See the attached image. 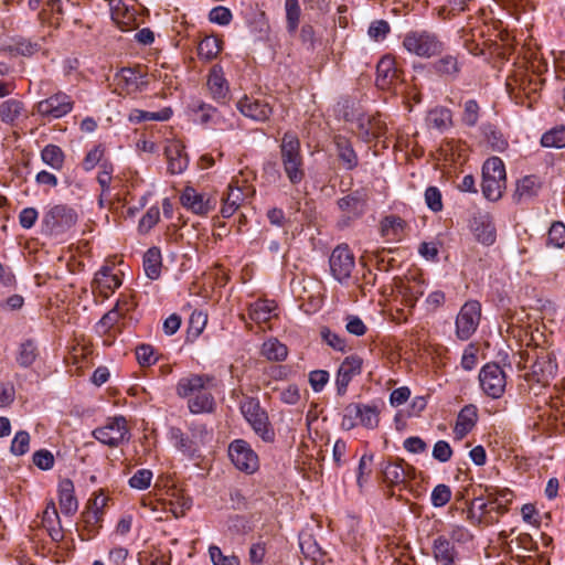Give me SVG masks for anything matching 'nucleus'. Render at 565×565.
<instances>
[{
  "instance_id": "1",
  "label": "nucleus",
  "mask_w": 565,
  "mask_h": 565,
  "mask_svg": "<svg viewBox=\"0 0 565 565\" xmlns=\"http://www.w3.org/2000/svg\"><path fill=\"white\" fill-rule=\"evenodd\" d=\"M514 361L519 370L527 367L531 362V372L525 375L527 381L535 382L542 386H547L557 374V362L555 354L546 348L533 347L520 351Z\"/></svg>"
},
{
  "instance_id": "2",
  "label": "nucleus",
  "mask_w": 565,
  "mask_h": 565,
  "mask_svg": "<svg viewBox=\"0 0 565 565\" xmlns=\"http://www.w3.org/2000/svg\"><path fill=\"white\" fill-rule=\"evenodd\" d=\"M279 149L281 166L287 179L292 185L301 183L306 172L298 136L290 131L285 132Z\"/></svg>"
},
{
  "instance_id": "3",
  "label": "nucleus",
  "mask_w": 565,
  "mask_h": 565,
  "mask_svg": "<svg viewBox=\"0 0 565 565\" xmlns=\"http://www.w3.org/2000/svg\"><path fill=\"white\" fill-rule=\"evenodd\" d=\"M402 45L409 54L423 58L438 56L445 51V43L438 34L428 30L408 31L403 38Z\"/></svg>"
},
{
  "instance_id": "4",
  "label": "nucleus",
  "mask_w": 565,
  "mask_h": 565,
  "mask_svg": "<svg viewBox=\"0 0 565 565\" xmlns=\"http://www.w3.org/2000/svg\"><path fill=\"white\" fill-rule=\"evenodd\" d=\"M482 193L489 201L501 199L507 188V173L503 161L499 157L487 159L482 167Z\"/></svg>"
},
{
  "instance_id": "5",
  "label": "nucleus",
  "mask_w": 565,
  "mask_h": 565,
  "mask_svg": "<svg viewBox=\"0 0 565 565\" xmlns=\"http://www.w3.org/2000/svg\"><path fill=\"white\" fill-rule=\"evenodd\" d=\"M286 12V30L290 38L296 36L298 30V39L303 46L308 50H315L316 46V30L310 23H305L300 26L301 7L299 0H285Z\"/></svg>"
},
{
  "instance_id": "6",
  "label": "nucleus",
  "mask_w": 565,
  "mask_h": 565,
  "mask_svg": "<svg viewBox=\"0 0 565 565\" xmlns=\"http://www.w3.org/2000/svg\"><path fill=\"white\" fill-rule=\"evenodd\" d=\"M239 408L244 418L263 440H274L275 433L268 420V415L265 409L262 408L257 398L244 396L239 403Z\"/></svg>"
},
{
  "instance_id": "7",
  "label": "nucleus",
  "mask_w": 565,
  "mask_h": 565,
  "mask_svg": "<svg viewBox=\"0 0 565 565\" xmlns=\"http://www.w3.org/2000/svg\"><path fill=\"white\" fill-rule=\"evenodd\" d=\"M379 408L374 405L351 403L344 408L341 426L350 430L358 425L373 429L379 425Z\"/></svg>"
},
{
  "instance_id": "8",
  "label": "nucleus",
  "mask_w": 565,
  "mask_h": 565,
  "mask_svg": "<svg viewBox=\"0 0 565 565\" xmlns=\"http://www.w3.org/2000/svg\"><path fill=\"white\" fill-rule=\"evenodd\" d=\"M228 457L233 465L245 473L252 475L259 468L257 454L243 439H236L230 444Z\"/></svg>"
},
{
  "instance_id": "9",
  "label": "nucleus",
  "mask_w": 565,
  "mask_h": 565,
  "mask_svg": "<svg viewBox=\"0 0 565 565\" xmlns=\"http://www.w3.org/2000/svg\"><path fill=\"white\" fill-rule=\"evenodd\" d=\"M74 108L73 98L64 92H56L35 105L36 113L49 119H60Z\"/></svg>"
},
{
  "instance_id": "10",
  "label": "nucleus",
  "mask_w": 565,
  "mask_h": 565,
  "mask_svg": "<svg viewBox=\"0 0 565 565\" xmlns=\"http://www.w3.org/2000/svg\"><path fill=\"white\" fill-rule=\"evenodd\" d=\"M481 319V305L477 300L467 301L456 318V334L460 340H468L477 330Z\"/></svg>"
},
{
  "instance_id": "11",
  "label": "nucleus",
  "mask_w": 565,
  "mask_h": 565,
  "mask_svg": "<svg viewBox=\"0 0 565 565\" xmlns=\"http://www.w3.org/2000/svg\"><path fill=\"white\" fill-rule=\"evenodd\" d=\"M128 435L129 430L127 422L122 416L108 419L104 426L98 427L93 431V436L99 443L111 448L119 446L125 440H128Z\"/></svg>"
},
{
  "instance_id": "12",
  "label": "nucleus",
  "mask_w": 565,
  "mask_h": 565,
  "mask_svg": "<svg viewBox=\"0 0 565 565\" xmlns=\"http://www.w3.org/2000/svg\"><path fill=\"white\" fill-rule=\"evenodd\" d=\"M479 381L482 391L492 398L501 397L505 391V373L497 363L486 364L479 373Z\"/></svg>"
},
{
  "instance_id": "13",
  "label": "nucleus",
  "mask_w": 565,
  "mask_h": 565,
  "mask_svg": "<svg viewBox=\"0 0 565 565\" xmlns=\"http://www.w3.org/2000/svg\"><path fill=\"white\" fill-rule=\"evenodd\" d=\"M77 221L75 211L66 205H54L43 216V225L51 234H61Z\"/></svg>"
},
{
  "instance_id": "14",
  "label": "nucleus",
  "mask_w": 565,
  "mask_h": 565,
  "mask_svg": "<svg viewBox=\"0 0 565 565\" xmlns=\"http://www.w3.org/2000/svg\"><path fill=\"white\" fill-rule=\"evenodd\" d=\"M329 265L332 276L344 282L351 277L355 266V258L348 245H338L331 253Z\"/></svg>"
},
{
  "instance_id": "15",
  "label": "nucleus",
  "mask_w": 565,
  "mask_h": 565,
  "mask_svg": "<svg viewBox=\"0 0 565 565\" xmlns=\"http://www.w3.org/2000/svg\"><path fill=\"white\" fill-rule=\"evenodd\" d=\"M381 472L383 482L391 488L405 486L409 479L415 478L416 473L415 468L404 459L384 462Z\"/></svg>"
},
{
  "instance_id": "16",
  "label": "nucleus",
  "mask_w": 565,
  "mask_h": 565,
  "mask_svg": "<svg viewBox=\"0 0 565 565\" xmlns=\"http://www.w3.org/2000/svg\"><path fill=\"white\" fill-rule=\"evenodd\" d=\"M180 202L183 207L198 215H206L217 205L215 196L200 193L192 186H185L180 195Z\"/></svg>"
},
{
  "instance_id": "17",
  "label": "nucleus",
  "mask_w": 565,
  "mask_h": 565,
  "mask_svg": "<svg viewBox=\"0 0 565 565\" xmlns=\"http://www.w3.org/2000/svg\"><path fill=\"white\" fill-rule=\"evenodd\" d=\"M362 366L363 360L358 354H351L342 361L335 377L337 394L339 396L345 395L353 377L361 374Z\"/></svg>"
},
{
  "instance_id": "18",
  "label": "nucleus",
  "mask_w": 565,
  "mask_h": 565,
  "mask_svg": "<svg viewBox=\"0 0 565 565\" xmlns=\"http://www.w3.org/2000/svg\"><path fill=\"white\" fill-rule=\"evenodd\" d=\"M214 385V379L206 374H191L186 377H182L177 384V394L182 398H188V401L204 392L205 390H210Z\"/></svg>"
},
{
  "instance_id": "19",
  "label": "nucleus",
  "mask_w": 565,
  "mask_h": 565,
  "mask_svg": "<svg viewBox=\"0 0 565 565\" xmlns=\"http://www.w3.org/2000/svg\"><path fill=\"white\" fill-rule=\"evenodd\" d=\"M236 106L245 117L256 121H266L273 114V107L267 102L249 96L241 98Z\"/></svg>"
},
{
  "instance_id": "20",
  "label": "nucleus",
  "mask_w": 565,
  "mask_h": 565,
  "mask_svg": "<svg viewBox=\"0 0 565 565\" xmlns=\"http://www.w3.org/2000/svg\"><path fill=\"white\" fill-rule=\"evenodd\" d=\"M206 86L211 97L220 103L225 104L230 96V85L224 76L223 68L220 65H214L209 73Z\"/></svg>"
},
{
  "instance_id": "21",
  "label": "nucleus",
  "mask_w": 565,
  "mask_h": 565,
  "mask_svg": "<svg viewBox=\"0 0 565 565\" xmlns=\"http://www.w3.org/2000/svg\"><path fill=\"white\" fill-rule=\"evenodd\" d=\"M471 228L479 243L490 246L495 242V226L492 217L488 213L476 214L471 222Z\"/></svg>"
},
{
  "instance_id": "22",
  "label": "nucleus",
  "mask_w": 565,
  "mask_h": 565,
  "mask_svg": "<svg viewBox=\"0 0 565 565\" xmlns=\"http://www.w3.org/2000/svg\"><path fill=\"white\" fill-rule=\"evenodd\" d=\"M461 67L462 63L455 54H445L430 64L431 72L445 81L458 78Z\"/></svg>"
},
{
  "instance_id": "23",
  "label": "nucleus",
  "mask_w": 565,
  "mask_h": 565,
  "mask_svg": "<svg viewBox=\"0 0 565 565\" xmlns=\"http://www.w3.org/2000/svg\"><path fill=\"white\" fill-rule=\"evenodd\" d=\"M367 199L364 190H356L341 198L338 206L348 218H358L364 214Z\"/></svg>"
},
{
  "instance_id": "24",
  "label": "nucleus",
  "mask_w": 565,
  "mask_h": 565,
  "mask_svg": "<svg viewBox=\"0 0 565 565\" xmlns=\"http://www.w3.org/2000/svg\"><path fill=\"white\" fill-rule=\"evenodd\" d=\"M397 79H399V71L395 58L392 55L383 56L376 65V85L386 89Z\"/></svg>"
},
{
  "instance_id": "25",
  "label": "nucleus",
  "mask_w": 565,
  "mask_h": 565,
  "mask_svg": "<svg viewBox=\"0 0 565 565\" xmlns=\"http://www.w3.org/2000/svg\"><path fill=\"white\" fill-rule=\"evenodd\" d=\"M358 131L363 140L371 141L385 135L386 124L380 115L363 116L359 119Z\"/></svg>"
},
{
  "instance_id": "26",
  "label": "nucleus",
  "mask_w": 565,
  "mask_h": 565,
  "mask_svg": "<svg viewBox=\"0 0 565 565\" xmlns=\"http://www.w3.org/2000/svg\"><path fill=\"white\" fill-rule=\"evenodd\" d=\"M121 285V279L117 274L113 273L110 267H103L95 275L93 281V288L104 298H108V296L114 292Z\"/></svg>"
},
{
  "instance_id": "27",
  "label": "nucleus",
  "mask_w": 565,
  "mask_h": 565,
  "mask_svg": "<svg viewBox=\"0 0 565 565\" xmlns=\"http://www.w3.org/2000/svg\"><path fill=\"white\" fill-rule=\"evenodd\" d=\"M58 503L61 511L66 515H73L78 509L74 483L68 478L58 483Z\"/></svg>"
},
{
  "instance_id": "28",
  "label": "nucleus",
  "mask_w": 565,
  "mask_h": 565,
  "mask_svg": "<svg viewBox=\"0 0 565 565\" xmlns=\"http://www.w3.org/2000/svg\"><path fill=\"white\" fill-rule=\"evenodd\" d=\"M478 409L475 405H466L458 414L454 433L458 439L467 436L476 426Z\"/></svg>"
},
{
  "instance_id": "29",
  "label": "nucleus",
  "mask_w": 565,
  "mask_h": 565,
  "mask_svg": "<svg viewBox=\"0 0 565 565\" xmlns=\"http://www.w3.org/2000/svg\"><path fill=\"white\" fill-rule=\"evenodd\" d=\"M433 554L435 559L443 565H454L457 557V551L450 540L439 535L434 540Z\"/></svg>"
},
{
  "instance_id": "30",
  "label": "nucleus",
  "mask_w": 565,
  "mask_h": 565,
  "mask_svg": "<svg viewBox=\"0 0 565 565\" xmlns=\"http://www.w3.org/2000/svg\"><path fill=\"white\" fill-rule=\"evenodd\" d=\"M542 189V182L536 175H525L516 183L514 199L518 202L530 200L539 194Z\"/></svg>"
},
{
  "instance_id": "31",
  "label": "nucleus",
  "mask_w": 565,
  "mask_h": 565,
  "mask_svg": "<svg viewBox=\"0 0 565 565\" xmlns=\"http://www.w3.org/2000/svg\"><path fill=\"white\" fill-rule=\"evenodd\" d=\"M337 154L348 170H353L359 163L358 156L352 147L351 141L343 136L334 137Z\"/></svg>"
},
{
  "instance_id": "32",
  "label": "nucleus",
  "mask_w": 565,
  "mask_h": 565,
  "mask_svg": "<svg viewBox=\"0 0 565 565\" xmlns=\"http://www.w3.org/2000/svg\"><path fill=\"white\" fill-rule=\"evenodd\" d=\"M244 201V193L241 188L232 184L227 188L226 196L222 198L221 214L223 217H231Z\"/></svg>"
},
{
  "instance_id": "33",
  "label": "nucleus",
  "mask_w": 565,
  "mask_h": 565,
  "mask_svg": "<svg viewBox=\"0 0 565 565\" xmlns=\"http://www.w3.org/2000/svg\"><path fill=\"white\" fill-rule=\"evenodd\" d=\"M275 309V301L258 299L249 306L248 315L256 323H265L271 319Z\"/></svg>"
},
{
  "instance_id": "34",
  "label": "nucleus",
  "mask_w": 565,
  "mask_h": 565,
  "mask_svg": "<svg viewBox=\"0 0 565 565\" xmlns=\"http://www.w3.org/2000/svg\"><path fill=\"white\" fill-rule=\"evenodd\" d=\"M162 267L161 252L158 247L149 248L143 255V270L148 278L156 280L160 277Z\"/></svg>"
},
{
  "instance_id": "35",
  "label": "nucleus",
  "mask_w": 565,
  "mask_h": 565,
  "mask_svg": "<svg viewBox=\"0 0 565 565\" xmlns=\"http://www.w3.org/2000/svg\"><path fill=\"white\" fill-rule=\"evenodd\" d=\"M399 292L403 295L406 306L413 308L425 292L424 282L415 277L407 279L406 282L401 285Z\"/></svg>"
},
{
  "instance_id": "36",
  "label": "nucleus",
  "mask_w": 565,
  "mask_h": 565,
  "mask_svg": "<svg viewBox=\"0 0 565 565\" xmlns=\"http://www.w3.org/2000/svg\"><path fill=\"white\" fill-rule=\"evenodd\" d=\"M117 77L125 84V88L128 92L140 90L142 86L147 85L145 75L136 68L122 67L117 74Z\"/></svg>"
},
{
  "instance_id": "37",
  "label": "nucleus",
  "mask_w": 565,
  "mask_h": 565,
  "mask_svg": "<svg viewBox=\"0 0 565 565\" xmlns=\"http://www.w3.org/2000/svg\"><path fill=\"white\" fill-rule=\"evenodd\" d=\"M405 222L395 215L385 216L381 222V234L392 241H399L403 236Z\"/></svg>"
},
{
  "instance_id": "38",
  "label": "nucleus",
  "mask_w": 565,
  "mask_h": 565,
  "mask_svg": "<svg viewBox=\"0 0 565 565\" xmlns=\"http://www.w3.org/2000/svg\"><path fill=\"white\" fill-rule=\"evenodd\" d=\"M260 354L268 361L281 362L288 355V348L277 339L271 338L262 344Z\"/></svg>"
},
{
  "instance_id": "39",
  "label": "nucleus",
  "mask_w": 565,
  "mask_h": 565,
  "mask_svg": "<svg viewBox=\"0 0 565 565\" xmlns=\"http://www.w3.org/2000/svg\"><path fill=\"white\" fill-rule=\"evenodd\" d=\"M188 407L192 414L212 413L215 401L210 390H205L201 394L191 397L188 401Z\"/></svg>"
},
{
  "instance_id": "40",
  "label": "nucleus",
  "mask_w": 565,
  "mask_h": 565,
  "mask_svg": "<svg viewBox=\"0 0 565 565\" xmlns=\"http://www.w3.org/2000/svg\"><path fill=\"white\" fill-rule=\"evenodd\" d=\"M169 434L173 445L184 455L193 456L199 451L191 435H186L180 428L172 427Z\"/></svg>"
},
{
  "instance_id": "41",
  "label": "nucleus",
  "mask_w": 565,
  "mask_h": 565,
  "mask_svg": "<svg viewBox=\"0 0 565 565\" xmlns=\"http://www.w3.org/2000/svg\"><path fill=\"white\" fill-rule=\"evenodd\" d=\"M39 356V349L34 340L23 341L17 352V362L21 367L31 366Z\"/></svg>"
},
{
  "instance_id": "42",
  "label": "nucleus",
  "mask_w": 565,
  "mask_h": 565,
  "mask_svg": "<svg viewBox=\"0 0 565 565\" xmlns=\"http://www.w3.org/2000/svg\"><path fill=\"white\" fill-rule=\"evenodd\" d=\"M426 124L429 128L445 130L451 126V113L447 108L436 107L428 113Z\"/></svg>"
},
{
  "instance_id": "43",
  "label": "nucleus",
  "mask_w": 565,
  "mask_h": 565,
  "mask_svg": "<svg viewBox=\"0 0 565 565\" xmlns=\"http://www.w3.org/2000/svg\"><path fill=\"white\" fill-rule=\"evenodd\" d=\"M41 159L52 169L60 171L64 166L65 154L58 146L50 143L42 149Z\"/></svg>"
},
{
  "instance_id": "44",
  "label": "nucleus",
  "mask_w": 565,
  "mask_h": 565,
  "mask_svg": "<svg viewBox=\"0 0 565 565\" xmlns=\"http://www.w3.org/2000/svg\"><path fill=\"white\" fill-rule=\"evenodd\" d=\"M172 116L171 108H163L160 111H146L141 109H132L129 114V120L132 122H142L148 120L166 121Z\"/></svg>"
},
{
  "instance_id": "45",
  "label": "nucleus",
  "mask_w": 565,
  "mask_h": 565,
  "mask_svg": "<svg viewBox=\"0 0 565 565\" xmlns=\"http://www.w3.org/2000/svg\"><path fill=\"white\" fill-rule=\"evenodd\" d=\"M222 51V41L215 36L204 38L198 46V55L205 61H212Z\"/></svg>"
},
{
  "instance_id": "46",
  "label": "nucleus",
  "mask_w": 565,
  "mask_h": 565,
  "mask_svg": "<svg viewBox=\"0 0 565 565\" xmlns=\"http://www.w3.org/2000/svg\"><path fill=\"white\" fill-rule=\"evenodd\" d=\"M541 145L545 148H564L565 147V127H554L543 134Z\"/></svg>"
},
{
  "instance_id": "47",
  "label": "nucleus",
  "mask_w": 565,
  "mask_h": 565,
  "mask_svg": "<svg viewBox=\"0 0 565 565\" xmlns=\"http://www.w3.org/2000/svg\"><path fill=\"white\" fill-rule=\"evenodd\" d=\"M39 50V45L36 43H32L25 39H15L11 44L3 47L4 52H8L11 55H23L30 56L34 54Z\"/></svg>"
},
{
  "instance_id": "48",
  "label": "nucleus",
  "mask_w": 565,
  "mask_h": 565,
  "mask_svg": "<svg viewBox=\"0 0 565 565\" xmlns=\"http://www.w3.org/2000/svg\"><path fill=\"white\" fill-rule=\"evenodd\" d=\"M22 107V103L15 99L3 102L0 106L1 120L8 124L13 122L20 116Z\"/></svg>"
},
{
  "instance_id": "49",
  "label": "nucleus",
  "mask_w": 565,
  "mask_h": 565,
  "mask_svg": "<svg viewBox=\"0 0 565 565\" xmlns=\"http://www.w3.org/2000/svg\"><path fill=\"white\" fill-rule=\"evenodd\" d=\"M103 515L104 514L94 511L87 507L83 511L82 520L84 523V527L88 532L89 536L96 534L98 530L102 527Z\"/></svg>"
},
{
  "instance_id": "50",
  "label": "nucleus",
  "mask_w": 565,
  "mask_h": 565,
  "mask_svg": "<svg viewBox=\"0 0 565 565\" xmlns=\"http://www.w3.org/2000/svg\"><path fill=\"white\" fill-rule=\"evenodd\" d=\"M104 160H106L105 148L102 145H97L86 153L83 159L82 167L85 171H92L97 166L100 167V163Z\"/></svg>"
},
{
  "instance_id": "51",
  "label": "nucleus",
  "mask_w": 565,
  "mask_h": 565,
  "mask_svg": "<svg viewBox=\"0 0 565 565\" xmlns=\"http://www.w3.org/2000/svg\"><path fill=\"white\" fill-rule=\"evenodd\" d=\"M188 167V158L180 150L168 151V170L172 174L182 173Z\"/></svg>"
},
{
  "instance_id": "52",
  "label": "nucleus",
  "mask_w": 565,
  "mask_h": 565,
  "mask_svg": "<svg viewBox=\"0 0 565 565\" xmlns=\"http://www.w3.org/2000/svg\"><path fill=\"white\" fill-rule=\"evenodd\" d=\"M390 32L391 25L386 20L383 19L372 21L367 29V35L375 42L385 40Z\"/></svg>"
},
{
  "instance_id": "53",
  "label": "nucleus",
  "mask_w": 565,
  "mask_h": 565,
  "mask_svg": "<svg viewBox=\"0 0 565 565\" xmlns=\"http://www.w3.org/2000/svg\"><path fill=\"white\" fill-rule=\"evenodd\" d=\"M547 244L556 248L565 245V224L562 222H554L547 233Z\"/></svg>"
},
{
  "instance_id": "54",
  "label": "nucleus",
  "mask_w": 565,
  "mask_h": 565,
  "mask_svg": "<svg viewBox=\"0 0 565 565\" xmlns=\"http://www.w3.org/2000/svg\"><path fill=\"white\" fill-rule=\"evenodd\" d=\"M451 489L449 486L440 483L437 484L430 495L431 504L435 508L445 507L451 499Z\"/></svg>"
},
{
  "instance_id": "55",
  "label": "nucleus",
  "mask_w": 565,
  "mask_h": 565,
  "mask_svg": "<svg viewBox=\"0 0 565 565\" xmlns=\"http://www.w3.org/2000/svg\"><path fill=\"white\" fill-rule=\"evenodd\" d=\"M114 166L109 160H104L100 163L99 172L97 174V182L102 188V193L109 190L113 180Z\"/></svg>"
},
{
  "instance_id": "56",
  "label": "nucleus",
  "mask_w": 565,
  "mask_h": 565,
  "mask_svg": "<svg viewBox=\"0 0 565 565\" xmlns=\"http://www.w3.org/2000/svg\"><path fill=\"white\" fill-rule=\"evenodd\" d=\"M136 359L140 366L146 367L157 362L154 349L150 344H140L136 348Z\"/></svg>"
},
{
  "instance_id": "57",
  "label": "nucleus",
  "mask_w": 565,
  "mask_h": 565,
  "mask_svg": "<svg viewBox=\"0 0 565 565\" xmlns=\"http://www.w3.org/2000/svg\"><path fill=\"white\" fill-rule=\"evenodd\" d=\"M30 435L25 430H20L15 434L10 450L15 456H22L29 451Z\"/></svg>"
},
{
  "instance_id": "58",
  "label": "nucleus",
  "mask_w": 565,
  "mask_h": 565,
  "mask_svg": "<svg viewBox=\"0 0 565 565\" xmlns=\"http://www.w3.org/2000/svg\"><path fill=\"white\" fill-rule=\"evenodd\" d=\"M160 220V211L157 206H151L141 217L138 224L140 233H148Z\"/></svg>"
},
{
  "instance_id": "59",
  "label": "nucleus",
  "mask_w": 565,
  "mask_h": 565,
  "mask_svg": "<svg viewBox=\"0 0 565 565\" xmlns=\"http://www.w3.org/2000/svg\"><path fill=\"white\" fill-rule=\"evenodd\" d=\"M152 471L149 469H139L129 479V484L134 489L145 490L147 489L152 480Z\"/></svg>"
},
{
  "instance_id": "60",
  "label": "nucleus",
  "mask_w": 565,
  "mask_h": 565,
  "mask_svg": "<svg viewBox=\"0 0 565 565\" xmlns=\"http://www.w3.org/2000/svg\"><path fill=\"white\" fill-rule=\"evenodd\" d=\"M480 107L475 99H469L465 103L462 121L469 127H473L479 119Z\"/></svg>"
},
{
  "instance_id": "61",
  "label": "nucleus",
  "mask_w": 565,
  "mask_h": 565,
  "mask_svg": "<svg viewBox=\"0 0 565 565\" xmlns=\"http://www.w3.org/2000/svg\"><path fill=\"white\" fill-rule=\"evenodd\" d=\"M209 554L214 565H239L235 555H224L218 546H210Z\"/></svg>"
},
{
  "instance_id": "62",
  "label": "nucleus",
  "mask_w": 565,
  "mask_h": 565,
  "mask_svg": "<svg viewBox=\"0 0 565 565\" xmlns=\"http://www.w3.org/2000/svg\"><path fill=\"white\" fill-rule=\"evenodd\" d=\"M373 458V454H364L360 459L358 468V484L360 487H362L363 482L371 476Z\"/></svg>"
},
{
  "instance_id": "63",
  "label": "nucleus",
  "mask_w": 565,
  "mask_h": 565,
  "mask_svg": "<svg viewBox=\"0 0 565 565\" xmlns=\"http://www.w3.org/2000/svg\"><path fill=\"white\" fill-rule=\"evenodd\" d=\"M192 501L190 498L180 495L177 497L175 501L170 500L168 503V510L175 516L181 518L191 508Z\"/></svg>"
},
{
  "instance_id": "64",
  "label": "nucleus",
  "mask_w": 565,
  "mask_h": 565,
  "mask_svg": "<svg viewBox=\"0 0 565 565\" xmlns=\"http://www.w3.org/2000/svg\"><path fill=\"white\" fill-rule=\"evenodd\" d=\"M425 202L433 212H440L444 207L441 193L436 186H428L426 189Z\"/></svg>"
}]
</instances>
